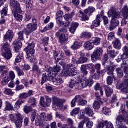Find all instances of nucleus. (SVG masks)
Here are the masks:
<instances>
[{"label":"nucleus","instance_id":"obj_1","mask_svg":"<svg viewBox=\"0 0 128 128\" xmlns=\"http://www.w3.org/2000/svg\"><path fill=\"white\" fill-rule=\"evenodd\" d=\"M66 58H68V57L64 56V53H61L60 55V58H57L58 60H60V59L64 60V62L60 61L59 62V64L61 65L64 68L62 71V74L64 76H74L76 74V72L74 71V67L72 64H66L65 62H68Z\"/></svg>","mask_w":128,"mask_h":128},{"label":"nucleus","instance_id":"obj_2","mask_svg":"<svg viewBox=\"0 0 128 128\" xmlns=\"http://www.w3.org/2000/svg\"><path fill=\"white\" fill-rule=\"evenodd\" d=\"M42 80L41 84H44L47 80H52L54 84L58 85L64 84V80L60 76L54 77V74H52L50 71H46L42 74Z\"/></svg>","mask_w":128,"mask_h":128},{"label":"nucleus","instance_id":"obj_3","mask_svg":"<svg viewBox=\"0 0 128 128\" xmlns=\"http://www.w3.org/2000/svg\"><path fill=\"white\" fill-rule=\"evenodd\" d=\"M30 30L27 28L23 30L22 31H20L18 33V38L14 42L13 44L14 46V50H15L16 52H18V50H20V48L22 46V40H24V34L28 36V34H30L32 32L29 33Z\"/></svg>","mask_w":128,"mask_h":128},{"label":"nucleus","instance_id":"obj_4","mask_svg":"<svg viewBox=\"0 0 128 128\" xmlns=\"http://www.w3.org/2000/svg\"><path fill=\"white\" fill-rule=\"evenodd\" d=\"M108 14L109 18H110V16L112 18L110 28V30H114V28H116L120 24L118 18H120V12L114 10H109Z\"/></svg>","mask_w":128,"mask_h":128},{"label":"nucleus","instance_id":"obj_5","mask_svg":"<svg viewBox=\"0 0 128 128\" xmlns=\"http://www.w3.org/2000/svg\"><path fill=\"white\" fill-rule=\"evenodd\" d=\"M62 100L57 96L52 98V108L54 110H60L62 107Z\"/></svg>","mask_w":128,"mask_h":128},{"label":"nucleus","instance_id":"obj_6","mask_svg":"<svg viewBox=\"0 0 128 128\" xmlns=\"http://www.w3.org/2000/svg\"><path fill=\"white\" fill-rule=\"evenodd\" d=\"M103 50L100 48H97L94 50L93 54L91 55V58L94 62H96L100 58V56L102 54Z\"/></svg>","mask_w":128,"mask_h":128},{"label":"nucleus","instance_id":"obj_7","mask_svg":"<svg viewBox=\"0 0 128 128\" xmlns=\"http://www.w3.org/2000/svg\"><path fill=\"white\" fill-rule=\"evenodd\" d=\"M80 84L82 88H86L89 86L90 88L94 84V81L92 80V76H90L88 79L86 78H83L80 80Z\"/></svg>","mask_w":128,"mask_h":128},{"label":"nucleus","instance_id":"obj_8","mask_svg":"<svg viewBox=\"0 0 128 128\" xmlns=\"http://www.w3.org/2000/svg\"><path fill=\"white\" fill-rule=\"evenodd\" d=\"M15 116H17V120L14 122L15 124L16 128H21L22 126V120H24V116L18 112H16Z\"/></svg>","mask_w":128,"mask_h":128},{"label":"nucleus","instance_id":"obj_9","mask_svg":"<svg viewBox=\"0 0 128 128\" xmlns=\"http://www.w3.org/2000/svg\"><path fill=\"white\" fill-rule=\"evenodd\" d=\"M32 23H30L26 25V28L29 30L28 32L29 33L34 32L38 28V20H36V19L32 18Z\"/></svg>","mask_w":128,"mask_h":128},{"label":"nucleus","instance_id":"obj_10","mask_svg":"<svg viewBox=\"0 0 128 128\" xmlns=\"http://www.w3.org/2000/svg\"><path fill=\"white\" fill-rule=\"evenodd\" d=\"M119 90H121L122 92L124 94H128V78L124 79L121 84L119 85Z\"/></svg>","mask_w":128,"mask_h":128},{"label":"nucleus","instance_id":"obj_11","mask_svg":"<svg viewBox=\"0 0 128 128\" xmlns=\"http://www.w3.org/2000/svg\"><path fill=\"white\" fill-rule=\"evenodd\" d=\"M10 6H12V12L14 9L15 10H18V12L21 11L20 6V3L18 2L17 0H10Z\"/></svg>","mask_w":128,"mask_h":128},{"label":"nucleus","instance_id":"obj_12","mask_svg":"<svg viewBox=\"0 0 128 128\" xmlns=\"http://www.w3.org/2000/svg\"><path fill=\"white\" fill-rule=\"evenodd\" d=\"M14 38V32L12 30H8L6 32V34L3 36L4 42H12Z\"/></svg>","mask_w":128,"mask_h":128},{"label":"nucleus","instance_id":"obj_13","mask_svg":"<svg viewBox=\"0 0 128 128\" xmlns=\"http://www.w3.org/2000/svg\"><path fill=\"white\" fill-rule=\"evenodd\" d=\"M12 12L14 18H15L16 20H18V22H22V15L20 14L22 12V10L20 12L18 10H14V9H12Z\"/></svg>","mask_w":128,"mask_h":128},{"label":"nucleus","instance_id":"obj_14","mask_svg":"<svg viewBox=\"0 0 128 128\" xmlns=\"http://www.w3.org/2000/svg\"><path fill=\"white\" fill-rule=\"evenodd\" d=\"M34 42H32L30 44H28V46L26 47V54H34Z\"/></svg>","mask_w":128,"mask_h":128},{"label":"nucleus","instance_id":"obj_15","mask_svg":"<svg viewBox=\"0 0 128 128\" xmlns=\"http://www.w3.org/2000/svg\"><path fill=\"white\" fill-rule=\"evenodd\" d=\"M113 46L116 50H120L122 48V42L120 39L116 38L112 42Z\"/></svg>","mask_w":128,"mask_h":128},{"label":"nucleus","instance_id":"obj_16","mask_svg":"<svg viewBox=\"0 0 128 128\" xmlns=\"http://www.w3.org/2000/svg\"><path fill=\"white\" fill-rule=\"evenodd\" d=\"M83 46L85 50H90L94 48V46L92 41H87L84 44Z\"/></svg>","mask_w":128,"mask_h":128},{"label":"nucleus","instance_id":"obj_17","mask_svg":"<svg viewBox=\"0 0 128 128\" xmlns=\"http://www.w3.org/2000/svg\"><path fill=\"white\" fill-rule=\"evenodd\" d=\"M78 23L76 22L72 23L69 28L70 32L72 34H74V32H76V28L78 27Z\"/></svg>","mask_w":128,"mask_h":128},{"label":"nucleus","instance_id":"obj_18","mask_svg":"<svg viewBox=\"0 0 128 128\" xmlns=\"http://www.w3.org/2000/svg\"><path fill=\"white\" fill-rule=\"evenodd\" d=\"M84 110L86 114H88L89 116H94V111L90 108V106H86Z\"/></svg>","mask_w":128,"mask_h":128},{"label":"nucleus","instance_id":"obj_19","mask_svg":"<svg viewBox=\"0 0 128 128\" xmlns=\"http://www.w3.org/2000/svg\"><path fill=\"white\" fill-rule=\"evenodd\" d=\"M8 4H5V5L3 6V9L0 12L2 18H4L8 14Z\"/></svg>","mask_w":128,"mask_h":128},{"label":"nucleus","instance_id":"obj_20","mask_svg":"<svg viewBox=\"0 0 128 128\" xmlns=\"http://www.w3.org/2000/svg\"><path fill=\"white\" fill-rule=\"evenodd\" d=\"M95 68L96 70V72L94 74V76H96V78H98L100 76V64H95Z\"/></svg>","mask_w":128,"mask_h":128},{"label":"nucleus","instance_id":"obj_21","mask_svg":"<svg viewBox=\"0 0 128 128\" xmlns=\"http://www.w3.org/2000/svg\"><path fill=\"white\" fill-rule=\"evenodd\" d=\"M122 12L124 18L128 20V6L124 5L122 10Z\"/></svg>","mask_w":128,"mask_h":128},{"label":"nucleus","instance_id":"obj_22","mask_svg":"<svg viewBox=\"0 0 128 128\" xmlns=\"http://www.w3.org/2000/svg\"><path fill=\"white\" fill-rule=\"evenodd\" d=\"M32 72H36V74H40L42 72V69L36 64H34L32 66Z\"/></svg>","mask_w":128,"mask_h":128},{"label":"nucleus","instance_id":"obj_23","mask_svg":"<svg viewBox=\"0 0 128 128\" xmlns=\"http://www.w3.org/2000/svg\"><path fill=\"white\" fill-rule=\"evenodd\" d=\"M102 22V18H100V15H97L96 18L92 22V24L96 27L100 26Z\"/></svg>","mask_w":128,"mask_h":128},{"label":"nucleus","instance_id":"obj_24","mask_svg":"<svg viewBox=\"0 0 128 128\" xmlns=\"http://www.w3.org/2000/svg\"><path fill=\"white\" fill-rule=\"evenodd\" d=\"M114 80H116L114 74H112L110 76H108L106 79L107 84H108L109 86L112 85L114 82Z\"/></svg>","mask_w":128,"mask_h":128},{"label":"nucleus","instance_id":"obj_25","mask_svg":"<svg viewBox=\"0 0 128 128\" xmlns=\"http://www.w3.org/2000/svg\"><path fill=\"white\" fill-rule=\"evenodd\" d=\"M14 106L12 105V104L10 102L8 101H6L5 102V108L4 109V110H14Z\"/></svg>","mask_w":128,"mask_h":128},{"label":"nucleus","instance_id":"obj_26","mask_svg":"<svg viewBox=\"0 0 128 128\" xmlns=\"http://www.w3.org/2000/svg\"><path fill=\"white\" fill-rule=\"evenodd\" d=\"M60 66L56 65V66H54L52 69V70L50 71L52 74H54V78L56 76H60L58 75H56V72H60Z\"/></svg>","mask_w":128,"mask_h":128},{"label":"nucleus","instance_id":"obj_27","mask_svg":"<svg viewBox=\"0 0 128 128\" xmlns=\"http://www.w3.org/2000/svg\"><path fill=\"white\" fill-rule=\"evenodd\" d=\"M85 66H86L87 70H90V74H94V72H96V70H94V65L92 63H90L88 64H85Z\"/></svg>","mask_w":128,"mask_h":128},{"label":"nucleus","instance_id":"obj_28","mask_svg":"<svg viewBox=\"0 0 128 128\" xmlns=\"http://www.w3.org/2000/svg\"><path fill=\"white\" fill-rule=\"evenodd\" d=\"M2 56L4 58H6V60H10L12 56L10 51H5L2 52Z\"/></svg>","mask_w":128,"mask_h":128},{"label":"nucleus","instance_id":"obj_29","mask_svg":"<svg viewBox=\"0 0 128 128\" xmlns=\"http://www.w3.org/2000/svg\"><path fill=\"white\" fill-rule=\"evenodd\" d=\"M110 104L116 106H118V97L116 95H113L112 98L110 100Z\"/></svg>","mask_w":128,"mask_h":128},{"label":"nucleus","instance_id":"obj_30","mask_svg":"<svg viewBox=\"0 0 128 128\" xmlns=\"http://www.w3.org/2000/svg\"><path fill=\"white\" fill-rule=\"evenodd\" d=\"M14 70H16L17 72L18 76H24V71L20 69L18 66H16L14 68Z\"/></svg>","mask_w":128,"mask_h":128},{"label":"nucleus","instance_id":"obj_31","mask_svg":"<svg viewBox=\"0 0 128 128\" xmlns=\"http://www.w3.org/2000/svg\"><path fill=\"white\" fill-rule=\"evenodd\" d=\"M74 16V11H72L71 14H67L64 16V18L66 21H69L72 18V16Z\"/></svg>","mask_w":128,"mask_h":128},{"label":"nucleus","instance_id":"obj_32","mask_svg":"<svg viewBox=\"0 0 128 128\" xmlns=\"http://www.w3.org/2000/svg\"><path fill=\"white\" fill-rule=\"evenodd\" d=\"M22 58H24V53H22V52H20L15 58V62H20Z\"/></svg>","mask_w":128,"mask_h":128},{"label":"nucleus","instance_id":"obj_33","mask_svg":"<svg viewBox=\"0 0 128 128\" xmlns=\"http://www.w3.org/2000/svg\"><path fill=\"white\" fill-rule=\"evenodd\" d=\"M82 46V44L79 42H75L71 46V48L72 50H78V48H80V46Z\"/></svg>","mask_w":128,"mask_h":128},{"label":"nucleus","instance_id":"obj_34","mask_svg":"<svg viewBox=\"0 0 128 128\" xmlns=\"http://www.w3.org/2000/svg\"><path fill=\"white\" fill-rule=\"evenodd\" d=\"M112 88L108 87H105V92L106 96H110L113 92Z\"/></svg>","mask_w":128,"mask_h":128},{"label":"nucleus","instance_id":"obj_35","mask_svg":"<svg viewBox=\"0 0 128 128\" xmlns=\"http://www.w3.org/2000/svg\"><path fill=\"white\" fill-rule=\"evenodd\" d=\"M94 10H96V8H94L90 6L84 10V12L86 14H88V16H90V14H92V12H94Z\"/></svg>","mask_w":128,"mask_h":128},{"label":"nucleus","instance_id":"obj_36","mask_svg":"<svg viewBox=\"0 0 128 128\" xmlns=\"http://www.w3.org/2000/svg\"><path fill=\"white\" fill-rule=\"evenodd\" d=\"M10 51V44L8 42H6L2 46V52H8Z\"/></svg>","mask_w":128,"mask_h":128},{"label":"nucleus","instance_id":"obj_37","mask_svg":"<svg viewBox=\"0 0 128 128\" xmlns=\"http://www.w3.org/2000/svg\"><path fill=\"white\" fill-rule=\"evenodd\" d=\"M32 18V12L30 10H28L25 14L24 20L26 22H28Z\"/></svg>","mask_w":128,"mask_h":128},{"label":"nucleus","instance_id":"obj_38","mask_svg":"<svg viewBox=\"0 0 128 128\" xmlns=\"http://www.w3.org/2000/svg\"><path fill=\"white\" fill-rule=\"evenodd\" d=\"M79 16L81 18L82 20L86 22V20H88V16L86 15L82 10L79 11Z\"/></svg>","mask_w":128,"mask_h":128},{"label":"nucleus","instance_id":"obj_39","mask_svg":"<svg viewBox=\"0 0 128 128\" xmlns=\"http://www.w3.org/2000/svg\"><path fill=\"white\" fill-rule=\"evenodd\" d=\"M86 96L84 95H77L75 96L74 99L75 101L78 102V104H80V102L82 100V98H86Z\"/></svg>","mask_w":128,"mask_h":128},{"label":"nucleus","instance_id":"obj_40","mask_svg":"<svg viewBox=\"0 0 128 128\" xmlns=\"http://www.w3.org/2000/svg\"><path fill=\"white\" fill-rule=\"evenodd\" d=\"M40 104L41 106L46 108V106H50V104H47L46 102L44 101V97H40Z\"/></svg>","mask_w":128,"mask_h":128},{"label":"nucleus","instance_id":"obj_41","mask_svg":"<svg viewBox=\"0 0 128 128\" xmlns=\"http://www.w3.org/2000/svg\"><path fill=\"white\" fill-rule=\"evenodd\" d=\"M121 68L124 70V72L128 76V63L124 62L121 64Z\"/></svg>","mask_w":128,"mask_h":128},{"label":"nucleus","instance_id":"obj_42","mask_svg":"<svg viewBox=\"0 0 128 128\" xmlns=\"http://www.w3.org/2000/svg\"><path fill=\"white\" fill-rule=\"evenodd\" d=\"M116 72L118 78H122L124 76V71L120 68H116Z\"/></svg>","mask_w":128,"mask_h":128},{"label":"nucleus","instance_id":"obj_43","mask_svg":"<svg viewBox=\"0 0 128 128\" xmlns=\"http://www.w3.org/2000/svg\"><path fill=\"white\" fill-rule=\"evenodd\" d=\"M108 53L110 54V58H114L118 54V51L115 52L114 50H107Z\"/></svg>","mask_w":128,"mask_h":128},{"label":"nucleus","instance_id":"obj_44","mask_svg":"<svg viewBox=\"0 0 128 128\" xmlns=\"http://www.w3.org/2000/svg\"><path fill=\"white\" fill-rule=\"evenodd\" d=\"M102 112L104 114H106V116H110L111 114L110 109L106 106H104L102 108Z\"/></svg>","mask_w":128,"mask_h":128},{"label":"nucleus","instance_id":"obj_45","mask_svg":"<svg viewBox=\"0 0 128 128\" xmlns=\"http://www.w3.org/2000/svg\"><path fill=\"white\" fill-rule=\"evenodd\" d=\"M86 70L88 69L86 68V66L85 64L81 66L80 70L81 72L83 74L84 76H86V74H88V72Z\"/></svg>","mask_w":128,"mask_h":128},{"label":"nucleus","instance_id":"obj_46","mask_svg":"<svg viewBox=\"0 0 128 128\" xmlns=\"http://www.w3.org/2000/svg\"><path fill=\"white\" fill-rule=\"evenodd\" d=\"M121 58L122 60V63L124 64V62L126 63V62H128V54L127 53H124L121 56Z\"/></svg>","mask_w":128,"mask_h":128},{"label":"nucleus","instance_id":"obj_47","mask_svg":"<svg viewBox=\"0 0 128 128\" xmlns=\"http://www.w3.org/2000/svg\"><path fill=\"white\" fill-rule=\"evenodd\" d=\"M32 106L31 105L30 106H25L24 108V112L25 114H28L30 112L32 108Z\"/></svg>","mask_w":128,"mask_h":128},{"label":"nucleus","instance_id":"obj_48","mask_svg":"<svg viewBox=\"0 0 128 128\" xmlns=\"http://www.w3.org/2000/svg\"><path fill=\"white\" fill-rule=\"evenodd\" d=\"M78 114H80V108H76L73 109V110L70 112V116H74Z\"/></svg>","mask_w":128,"mask_h":128},{"label":"nucleus","instance_id":"obj_49","mask_svg":"<svg viewBox=\"0 0 128 128\" xmlns=\"http://www.w3.org/2000/svg\"><path fill=\"white\" fill-rule=\"evenodd\" d=\"M60 42L61 44L62 42H66L68 40V38L66 37V35L64 34H62L59 38Z\"/></svg>","mask_w":128,"mask_h":128},{"label":"nucleus","instance_id":"obj_50","mask_svg":"<svg viewBox=\"0 0 128 128\" xmlns=\"http://www.w3.org/2000/svg\"><path fill=\"white\" fill-rule=\"evenodd\" d=\"M92 42L93 44L95 46H98L100 44V38L98 37L95 38L93 40H92Z\"/></svg>","mask_w":128,"mask_h":128},{"label":"nucleus","instance_id":"obj_51","mask_svg":"<svg viewBox=\"0 0 128 128\" xmlns=\"http://www.w3.org/2000/svg\"><path fill=\"white\" fill-rule=\"evenodd\" d=\"M26 58L30 62H32V58H34V54L26 53Z\"/></svg>","mask_w":128,"mask_h":128},{"label":"nucleus","instance_id":"obj_52","mask_svg":"<svg viewBox=\"0 0 128 128\" xmlns=\"http://www.w3.org/2000/svg\"><path fill=\"white\" fill-rule=\"evenodd\" d=\"M68 32V29L66 28H60L58 32L56 33V36H60V34H62V32Z\"/></svg>","mask_w":128,"mask_h":128},{"label":"nucleus","instance_id":"obj_53","mask_svg":"<svg viewBox=\"0 0 128 128\" xmlns=\"http://www.w3.org/2000/svg\"><path fill=\"white\" fill-rule=\"evenodd\" d=\"M88 62V58L86 57H81L77 62V64H84V62Z\"/></svg>","mask_w":128,"mask_h":128},{"label":"nucleus","instance_id":"obj_54","mask_svg":"<svg viewBox=\"0 0 128 128\" xmlns=\"http://www.w3.org/2000/svg\"><path fill=\"white\" fill-rule=\"evenodd\" d=\"M76 86V81L74 80H72L71 81L68 83V86L70 88H74V86Z\"/></svg>","mask_w":128,"mask_h":128},{"label":"nucleus","instance_id":"obj_55","mask_svg":"<svg viewBox=\"0 0 128 128\" xmlns=\"http://www.w3.org/2000/svg\"><path fill=\"white\" fill-rule=\"evenodd\" d=\"M106 70L107 74H112L114 72V68L112 67L109 66L108 67H106Z\"/></svg>","mask_w":128,"mask_h":128},{"label":"nucleus","instance_id":"obj_56","mask_svg":"<svg viewBox=\"0 0 128 128\" xmlns=\"http://www.w3.org/2000/svg\"><path fill=\"white\" fill-rule=\"evenodd\" d=\"M92 106L94 110H98L100 108V103L98 101H96L94 102Z\"/></svg>","mask_w":128,"mask_h":128},{"label":"nucleus","instance_id":"obj_57","mask_svg":"<svg viewBox=\"0 0 128 128\" xmlns=\"http://www.w3.org/2000/svg\"><path fill=\"white\" fill-rule=\"evenodd\" d=\"M8 76L10 80H14L16 78V74H14V72L12 70L9 71L8 72Z\"/></svg>","mask_w":128,"mask_h":128},{"label":"nucleus","instance_id":"obj_58","mask_svg":"<svg viewBox=\"0 0 128 128\" xmlns=\"http://www.w3.org/2000/svg\"><path fill=\"white\" fill-rule=\"evenodd\" d=\"M29 100L30 102L32 103L31 106H32L33 108L34 107V106L36 104V98L32 97L29 98Z\"/></svg>","mask_w":128,"mask_h":128},{"label":"nucleus","instance_id":"obj_59","mask_svg":"<svg viewBox=\"0 0 128 128\" xmlns=\"http://www.w3.org/2000/svg\"><path fill=\"white\" fill-rule=\"evenodd\" d=\"M102 64L106 66V68H108L110 66V61L108 60H102Z\"/></svg>","mask_w":128,"mask_h":128},{"label":"nucleus","instance_id":"obj_60","mask_svg":"<svg viewBox=\"0 0 128 128\" xmlns=\"http://www.w3.org/2000/svg\"><path fill=\"white\" fill-rule=\"evenodd\" d=\"M48 37H45L42 40V44H44V46L48 44Z\"/></svg>","mask_w":128,"mask_h":128},{"label":"nucleus","instance_id":"obj_61","mask_svg":"<svg viewBox=\"0 0 128 128\" xmlns=\"http://www.w3.org/2000/svg\"><path fill=\"white\" fill-rule=\"evenodd\" d=\"M62 19L60 18H56L57 24L58 26H62V24H64V22H62Z\"/></svg>","mask_w":128,"mask_h":128},{"label":"nucleus","instance_id":"obj_62","mask_svg":"<svg viewBox=\"0 0 128 128\" xmlns=\"http://www.w3.org/2000/svg\"><path fill=\"white\" fill-rule=\"evenodd\" d=\"M82 38H90V36H92V34L88 32H83L82 33Z\"/></svg>","mask_w":128,"mask_h":128},{"label":"nucleus","instance_id":"obj_63","mask_svg":"<svg viewBox=\"0 0 128 128\" xmlns=\"http://www.w3.org/2000/svg\"><path fill=\"white\" fill-rule=\"evenodd\" d=\"M9 118L11 122H14L16 120H18V117L16 116L11 114L9 116Z\"/></svg>","mask_w":128,"mask_h":128},{"label":"nucleus","instance_id":"obj_64","mask_svg":"<svg viewBox=\"0 0 128 128\" xmlns=\"http://www.w3.org/2000/svg\"><path fill=\"white\" fill-rule=\"evenodd\" d=\"M106 121H103L100 122L98 126H96L97 128H104V124L106 126Z\"/></svg>","mask_w":128,"mask_h":128}]
</instances>
